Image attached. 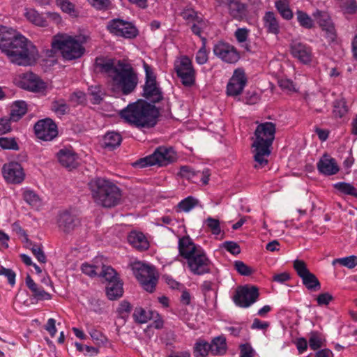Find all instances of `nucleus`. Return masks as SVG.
Masks as SVG:
<instances>
[{
	"mask_svg": "<svg viewBox=\"0 0 357 357\" xmlns=\"http://www.w3.org/2000/svg\"><path fill=\"white\" fill-rule=\"evenodd\" d=\"M178 248L179 255L185 259H189L199 250H202L197 247L189 236H183L179 238Z\"/></svg>",
	"mask_w": 357,
	"mask_h": 357,
	"instance_id": "nucleus-23",
	"label": "nucleus"
},
{
	"mask_svg": "<svg viewBox=\"0 0 357 357\" xmlns=\"http://www.w3.org/2000/svg\"><path fill=\"white\" fill-rule=\"evenodd\" d=\"M151 314L152 312L150 311H146L142 307H136L133 313V317L136 321L144 324L146 323L152 318Z\"/></svg>",
	"mask_w": 357,
	"mask_h": 357,
	"instance_id": "nucleus-44",
	"label": "nucleus"
},
{
	"mask_svg": "<svg viewBox=\"0 0 357 357\" xmlns=\"http://www.w3.org/2000/svg\"><path fill=\"white\" fill-rule=\"evenodd\" d=\"M52 47L59 50L63 57L69 61L80 58L85 51L79 37H73L66 33L55 35L52 40Z\"/></svg>",
	"mask_w": 357,
	"mask_h": 357,
	"instance_id": "nucleus-5",
	"label": "nucleus"
},
{
	"mask_svg": "<svg viewBox=\"0 0 357 357\" xmlns=\"http://www.w3.org/2000/svg\"><path fill=\"white\" fill-rule=\"evenodd\" d=\"M255 131V140L252 144L254 148V158L256 164L255 168H261L267 165V158L271 155V146L275 139L276 131L275 124L272 122L259 123Z\"/></svg>",
	"mask_w": 357,
	"mask_h": 357,
	"instance_id": "nucleus-2",
	"label": "nucleus"
},
{
	"mask_svg": "<svg viewBox=\"0 0 357 357\" xmlns=\"http://www.w3.org/2000/svg\"><path fill=\"white\" fill-rule=\"evenodd\" d=\"M131 305L127 301H123L119 305V307L116 308V314H117V321L116 324L118 325H123L126 323V319L128 317L129 314L131 310Z\"/></svg>",
	"mask_w": 357,
	"mask_h": 357,
	"instance_id": "nucleus-30",
	"label": "nucleus"
},
{
	"mask_svg": "<svg viewBox=\"0 0 357 357\" xmlns=\"http://www.w3.org/2000/svg\"><path fill=\"white\" fill-rule=\"evenodd\" d=\"M321 29L322 31L325 33V37L326 38L328 43H333L335 41L337 38V33L333 23L321 27Z\"/></svg>",
	"mask_w": 357,
	"mask_h": 357,
	"instance_id": "nucleus-52",
	"label": "nucleus"
},
{
	"mask_svg": "<svg viewBox=\"0 0 357 357\" xmlns=\"http://www.w3.org/2000/svg\"><path fill=\"white\" fill-rule=\"evenodd\" d=\"M121 116L137 128H152L157 123L159 111L146 102L130 104L120 112Z\"/></svg>",
	"mask_w": 357,
	"mask_h": 357,
	"instance_id": "nucleus-3",
	"label": "nucleus"
},
{
	"mask_svg": "<svg viewBox=\"0 0 357 357\" xmlns=\"http://www.w3.org/2000/svg\"><path fill=\"white\" fill-rule=\"evenodd\" d=\"M207 227L211 230V233L214 235H218L221 233L220 222L218 219L208 217L206 221Z\"/></svg>",
	"mask_w": 357,
	"mask_h": 357,
	"instance_id": "nucleus-51",
	"label": "nucleus"
},
{
	"mask_svg": "<svg viewBox=\"0 0 357 357\" xmlns=\"http://www.w3.org/2000/svg\"><path fill=\"white\" fill-rule=\"evenodd\" d=\"M259 297L258 289L256 287H238L234 296V302L241 307H248L253 304Z\"/></svg>",
	"mask_w": 357,
	"mask_h": 357,
	"instance_id": "nucleus-13",
	"label": "nucleus"
},
{
	"mask_svg": "<svg viewBox=\"0 0 357 357\" xmlns=\"http://www.w3.org/2000/svg\"><path fill=\"white\" fill-rule=\"evenodd\" d=\"M35 134L44 141H51L58 135L56 125L50 119L38 121L34 126Z\"/></svg>",
	"mask_w": 357,
	"mask_h": 357,
	"instance_id": "nucleus-16",
	"label": "nucleus"
},
{
	"mask_svg": "<svg viewBox=\"0 0 357 357\" xmlns=\"http://www.w3.org/2000/svg\"><path fill=\"white\" fill-rule=\"evenodd\" d=\"M59 162L61 166L71 170L79 165L78 155L72 148H63L56 153Z\"/></svg>",
	"mask_w": 357,
	"mask_h": 357,
	"instance_id": "nucleus-21",
	"label": "nucleus"
},
{
	"mask_svg": "<svg viewBox=\"0 0 357 357\" xmlns=\"http://www.w3.org/2000/svg\"><path fill=\"white\" fill-rule=\"evenodd\" d=\"M293 266L295 271H296L298 275L301 278L308 273L310 271L307 268L306 263L301 259H296L294 261Z\"/></svg>",
	"mask_w": 357,
	"mask_h": 357,
	"instance_id": "nucleus-50",
	"label": "nucleus"
},
{
	"mask_svg": "<svg viewBox=\"0 0 357 357\" xmlns=\"http://www.w3.org/2000/svg\"><path fill=\"white\" fill-rule=\"evenodd\" d=\"M297 20L299 24L305 29H312L314 26V22L311 17L302 10L296 12Z\"/></svg>",
	"mask_w": 357,
	"mask_h": 357,
	"instance_id": "nucleus-42",
	"label": "nucleus"
},
{
	"mask_svg": "<svg viewBox=\"0 0 357 357\" xmlns=\"http://www.w3.org/2000/svg\"><path fill=\"white\" fill-rule=\"evenodd\" d=\"M292 55L303 63H307L312 59V50L307 45L297 40L292 41L291 44Z\"/></svg>",
	"mask_w": 357,
	"mask_h": 357,
	"instance_id": "nucleus-22",
	"label": "nucleus"
},
{
	"mask_svg": "<svg viewBox=\"0 0 357 357\" xmlns=\"http://www.w3.org/2000/svg\"><path fill=\"white\" fill-rule=\"evenodd\" d=\"M336 263L351 269L357 266V257L351 255L343 258L335 259L333 260V264H335Z\"/></svg>",
	"mask_w": 357,
	"mask_h": 357,
	"instance_id": "nucleus-46",
	"label": "nucleus"
},
{
	"mask_svg": "<svg viewBox=\"0 0 357 357\" xmlns=\"http://www.w3.org/2000/svg\"><path fill=\"white\" fill-rule=\"evenodd\" d=\"M94 202L103 207L112 206V183L104 178L96 177L88 183Z\"/></svg>",
	"mask_w": 357,
	"mask_h": 357,
	"instance_id": "nucleus-6",
	"label": "nucleus"
},
{
	"mask_svg": "<svg viewBox=\"0 0 357 357\" xmlns=\"http://www.w3.org/2000/svg\"><path fill=\"white\" fill-rule=\"evenodd\" d=\"M339 3L342 10L347 14H354L357 11V3L356 0H347L340 1Z\"/></svg>",
	"mask_w": 357,
	"mask_h": 357,
	"instance_id": "nucleus-48",
	"label": "nucleus"
},
{
	"mask_svg": "<svg viewBox=\"0 0 357 357\" xmlns=\"http://www.w3.org/2000/svg\"><path fill=\"white\" fill-rule=\"evenodd\" d=\"M174 69L182 84L190 87L195 82V70L191 60L186 56H183L175 61Z\"/></svg>",
	"mask_w": 357,
	"mask_h": 357,
	"instance_id": "nucleus-10",
	"label": "nucleus"
},
{
	"mask_svg": "<svg viewBox=\"0 0 357 357\" xmlns=\"http://www.w3.org/2000/svg\"><path fill=\"white\" fill-rule=\"evenodd\" d=\"M211 354V344L204 340H198L194 347L195 357H206Z\"/></svg>",
	"mask_w": 357,
	"mask_h": 357,
	"instance_id": "nucleus-37",
	"label": "nucleus"
},
{
	"mask_svg": "<svg viewBox=\"0 0 357 357\" xmlns=\"http://www.w3.org/2000/svg\"><path fill=\"white\" fill-rule=\"evenodd\" d=\"M0 50L9 61L20 66L33 65L39 57L36 47L15 29L0 26Z\"/></svg>",
	"mask_w": 357,
	"mask_h": 357,
	"instance_id": "nucleus-1",
	"label": "nucleus"
},
{
	"mask_svg": "<svg viewBox=\"0 0 357 357\" xmlns=\"http://www.w3.org/2000/svg\"><path fill=\"white\" fill-rule=\"evenodd\" d=\"M190 271L195 275H203L210 272V260L203 250L187 259Z\"/></svg>",
	"mask_w": 357,
	"mask_h": 357,
	"instance_id": "nucleus-14",
	"label": "nucleus"
},
{
	"mask_svg": "<svg viewBox=\"0 0 357 357\" xmlns=\"http://www.w3.org/2000/svg\"><path fill=\"white\" fill-rule=\"evenodd\" d=\"M26 284L32 293V296L37 301L50 300L51 294L44 290V289L36 284L29 275L26 277Z\"/></svg>",
	"mask_w": 357,
	"mask_h": 357,
	"instance_id": "nucleus-25",
	"label": "nucleus"
},
{
	"mask_svg": "<svg viewBox=\"0 0 357 357\" xmlns=\"http://www.w3.org/2000/svg\"><path fill=\"white\" fill-rule=\"evenodd\" d=\"M317 169L321 174L326 176L334 175L339 172L335 160L327 155H324L317 162Z\"/></svg>",
	"mask_w": 357,
	"mask_h": 357,
	"instance_id": "nucleus-24",
	"label": "nucleus"
},
{
	"mask_svg": "<svg viewBox=\"0 0 357 357\" xmlns=\"http://www.w3.org/2000/svg\"><path fill=\"white\" fill-rule=\"evenodd\" d=\"M128 240L133 248L139 251L146 250L149 248V242L142 232L131 231L128 236Z\"/></svg>",
	"mask_w": 357,
	"mask_h": 357,
	"instance_id": "nucleus-26",
	"label": "nucleus"
},
{
	"mask_svg": "<svg viewBox=\"0 0 357 357\" xmlns=\"http://www.w3.org/2000/svg\"><path fill=\"white\" fill-rule=\"evenodd\" d=\"M198 203V201L192 197H188L182 200L178 204V207L181 211L188 212L193 208Z\"/></svg>",
	"mask_w": 357,
	"mask_h": 357,
	"instance_id": "nucleus-49",
	"label": "nucleus"
},
{
	"mask_svg": "<svg viewBox=\"0 0 357 357\" xmlns=\"http://www.w3.org/2000/svg\"><path fill=\"white\" fill-rule=\"evenodd\" d=\"M143 68L146 75L143 96L152 102H158L163 99V95L156 82V76L152 68L145 61H143Z\"/></svg>",
	"mask_w": 357,
	"mask_h": 357,
	"instance_id": "nucleus-9",
	"label": "nucleus"
},
{
	"mask_svg": "<svg viewBox=\"0 0 357 357\" xmlns=\"http://www.w3.org/2000/svg\"><path fill=\"white\" fill-rule=\"evenodd\" d=\"M69 100L76 105H81L85 102L86 95L82 91H75L70 95Z\"/></svg>",
	"mask_w": 357,
	"mask_h": 357,
	"instance_id": "nucleus-58",
	"label": "nucleus"
},
{
	"mask_svg": "<svg viewBox=\"0 0 357 357\" xmlns=\"http://www.w3.org/2000/svg\"><path fill=\"white\" fill-rule=\"evenodd\" d=\"M89 93L92 97L91 101L93 104H99L102 100L104 92L99 86H91L89 88Z\"/></svg>",
	"mask_w": 357,
	"mask_h": 357,
	"instance_id": "nucleus-45",
	"label": "nucleus"
},
{
	"mask_svg": "<svg viewBox=\"0 0 357 357\" xmlns=\"http://www.w3.org/2000/svg\"><path fill=\"white\" fill-rule=\"evenodd\" d=\"M335 188L341 192L357 197V189L350 183L340 182L334 185Z\"/></svg>",
	"mask_w": 357,
	"mask_h": 357,
	"instance_id": "nucleus-43",
	"label": "nucleus"
},
{
	"mask_svg": "<svg viewBox=\"0 0 357 357\" xmlns=\"http://www.w3.org/2000/svg\"><path fill=\"white\" fill-rule=\"evenodd\" d=\"M255 351L249 344H244L240 346V357H252Z\"/></svg>",
	"mask_w": 357,
	"mask_h": 357,
	"instance_id": "nucleus-64",
	"label": "nucleus"
},
{
	"mask_svg": "<svg viewBox=\"0 0 357 357\" xmlns=\"http://www.w3.org/2000/svg\"><path fill=\"white\" fill-rule=\"evenodd\" d=\"M222 247L234 255H238L241 252L240 246L234 241H225Z\"/></svg>",
	"mask_w": 357,
	"mask_h": 357,
	"instance_id": "nucleus-60",
	"label": "nucleus"
},
{
	"mask_svg": "<svg viewBox=\"0 0 357 357\" xmlns=\"http://www.w3.org/2000/svg\"><path fill=\"white\" fill-rule=\"evenodd\" d=\"M196 173L188 166H182L180 169V174L182 176L186 177L188 179L192 180L193 182H196Z\"/></svg>",
	"mask_w": 357,
	"mask_h": 357,
	"instance_id": "nucleus-59",
	"label": "nucleus"
},
{
	"mask_svg": "<svg viewBox=\"0 0 357 357\" xmlns=\"http://www.w3.org/2000/svg\"><path fill=\"white\" fill-rule=\"evenodd\" d=\"M52 110L59 116L69 112L70 107L64 99L55 100L52 102Z\"/></svg>",
	"mask_w": 357,
	"mask_h": 357,
	"instance_id": "nucleus-40",
	"label": "nucleus"
},
{
	"mask_svg": "<svg viewBox=\"0 0 357 357\" xmlns=\"http://www.w3.org/2000/svg\"><path fill=\"white\" fill-rule=\"evenodd\" d=\"M23 199L32 208L38 210L42 205L40 197L33 190H25L23 192Z\"/></svg>",
	"mask_w": 357,
	"mask_h": 357,
	"instance_id": "nucleus-34",
	"label": "nucleus"
},
{
	"mask_svg": "<svg viewBox=\"0 0 357 357\" xmlns=\"http://www.w3.org/2000/svg\"><path fill=\"white\" fill-rule=\"evenodd\" d=\"M4 178L10 183H21L25 177L24 169L21 165L17 162H10L5 164L2 168Z\"/></svg>",
	"mask_w": 357,
	"mask_h": 357,
	"instance_id": "nucleus-19",
	"label": "nucleus"
},
{
	"mask_svg": "<svg viewBox=\"0 0 357 357\" xmlns=\"http://www.w3.org/2000/svg\"><path fill=\"white\" fill-rule=\"evenodd\" d=\"M176 159V155L172 148L159 146L152 154L135 161L133 166L140 168L153 165L166 166L175 161Z\"/></svg>",
	"mask_w": 357,
	"mask_h": 357,
	"instance_id": "nucleus-7",
	"label": "nucleus"
},
{
	"mask_svg": "<svg viewBox=\"0 0 357 357\" xmlns=\"http://www.w3.org/2000/svg\"><path fill=\"white\" fill-rule=\"evenodd\" d=\"M309 345L313 350L320 348L322 345V341L318 333L312 332L309 338Z\"/></svg>",
	"mask_w": 357,
	"mask_h": 357,
	"instance_id": "nucleus-55",
	"label": "nucleus"
},
{
	"mask_svg": "<svg viewBox=\"0 0 357 357\" xmlns=\"http://www.w3.org/2000/svg\"><path fill=\"white\" fill-rule=\"evenodd\" d=\"M313 16L321 27L333 23L330 15L326 12L317 10L313 13Z\"/></svg>",
	"mask_w": 357,
	"mask_h": 357,
	"instance_id": "nucleus-47",
	"label": "nucleus"
},
{
	"mask_svg": "<svg viewBox=\"0 0 357 357\" xmlns=\"http://www.w3.org/2000/svg\"><path fill=\"white\" fill-rule=\"evenodd\" d=\"M56 4L63 12L68 13L71 17H76L79 15V12L76 10L75 6L69 0H56Z\"/></svg>",
	"mask_w": 357,
	"mask_h": 357,
	"instance_id": "nucleus-39",
	"label": "nucleus"
},
{
	"mask_svg": "<svg viewBox=\"0 0 357 357\" xmlns=\"http://www.w3.org/2000/svg\"><path fill=\"white\" fill-rule=\"evenodd\" d=\"M123 293V282L117 271L113 268V300L122 297Z\"/></svg>",
	"mask_w": 357,
	"mask_h": 357,
	"instance_id": "nucleus-35",
	"label": "nucleus"
},
{
	"mask_svg": "<svg viewBox=\"0 0 357 357\" xmlns=\"http://www.w3.org/2000/svg\"><path fill=\"white\" fill-rule=\"evenodd\" d=\"M31 251L39 262L43 264L46 262V256L42 250L40 245H33L31 248Z\"/></svg>",
	"mask_w": 357,
	"mask_h": 357,
	"instance_id": "nucleus-61",
	"label": "nucleus"
},
{
	"mask_svg": "<svg viewBox=\"0 0 357 357\" xmlns=\"http://www.w3.org/2000/svg\"><path fill=\"white\" fill-rule=\"evenodd\" d=\"M195 59L196 61L201 65L204 64L207 62L208 54L204 45L197 52Z\"/></svg>",
	"mask_w": 357,
	"mask_h": 357,
	"instance_id": "nucleus-62",
	"label": "nucleus"
},
{
	"mask_svg": "<svg viewBox=\"0 0 357 357\" xmlns=\"http://www.w3.org/2000/svg\"><path fill=\"white\" fill-rule=\"evenodd\" d=\"M234 265L236 271L241 275L248 276L252 273V268L242 261H236Z\"/></svg>",
	"mask_w": 357,
	"mask_h": 357,
	"instance_id": "nucleus-53",
	"label": "nucleus"
},
{
	"mask_svg": "<svg viewBox=\"0 0 357 357\" xmlns=\"http://www.w3.org/2000/svg\"><path fill=\"white\" fill-rule=\"evenodd\" d=\"M16 82L20 88L32 92H41L47 88L46 83L32 72L19 75Z\"/></svg>",
	"mask_w": 357,
	"mask_h": 357,
	"instance_id": "nucleus-12",
	"label": "nucleus"
},
{
	"mask_svg": "<svg viewBox=\"0 0 357 357\" xmlns=\"http://www.w3.org/2000/svg\"><path fill=\"white\" fill-rule=\"evenodd\" d=\"M128 199L126 192L113 184V207L123 204Z\"/></svg>",
	"mask_w": 357,
	"mask_h": 357,
	"instance_id": "nucleus-41",
	"label": "nucleus"
},
{
	"mask_svg": "<svg viewBox=\"0 0 357 357\" xmlns=\"http://www.w3.org/2000/svg\"><path fill=\"white\" fill-rule=\"evenodd\" d=\"M304 286L310 291H318L321 289V284L316 275L311 272L301 278Z\"/></svg>",
	"mask_w": 357,
	"mask_h": 357,
	"instance_id": "nucleus-36",
	"label": "nucleus"
},
{
	"mask_svg": "<svg viewBox=\"0 0 357 357\" xmlns=\"http://www.w3.org/2000/svg\"><path fill=\"white\" fill-rule=\"evenodd\" d=\"M137 74L125 59H113V93L128 96L132 93L138 84Z\"/></svg>",
	"mask_w": 357,
	"mask_h": 357,
	"instance_id": "nucleus-4",
	"label": "nucleus"
},
{
	"mask_svg": "<svg viewBox=\"0 0 357 357\" xmlns=\"http://www.w3.org/2000/svg\"><path fill=\"white\" fill-rule=\"evenodd\" d=\"M94 71L96 73L110 77L112 75V59L102 56L96 58L94 64Z\"/></svg>",
	"mask_w": 357,
	"mask_h": 357,
	"instance_id": "nucleus-29",
	"label": "nucleus"
},
{
	"mask_svg": "<svg viewBox=\"0 0 357 357\" xmlns=\"http://www.w3.org/2000/svg\"><path fill=\"white\" fill-rule=\"evenodd\" d=\"M333 299V296L328 292L320 294L317 297V301L319 305H327Z\"/></svg>",
	"mask_w": 357,
	"mask_h": 357,
	"instance_id": "nucleus-63",
	"label": "nucleus"
},
{
	"mask_svg": "<svg viewBox=\"0 0 357 357\" xmlns=\"http://www.w3.org/2000/svg\"><path fill=\"white\" fill-rule=\"evenodd\" d=\"M181 17L188 23H193L199 16L197 13L191 8L183 10L181 13Z\"/></svg>",
	"mask_w": 357,
	"mask_h": 357,
	"instance_id": "nucleus-57",
	"label": "nucleus"
},
{
	"mask_svg": "<svg viewBox=\"0 0 357 357\" xmlns=\"http://www.w3.org/2000/svg\"><path fill=\"white\" fill-rule=\"evenodd\" d=\"M0 275H4L7 278L8 283L13 286L15 284V272L10 269L6 268L2 266H0Z\"/></svg>",
	"mask_w": 357,
	"mask_h": 357,
	"instance_id": "nucleus-56",
	"label": "nucleus"
},
{
	"mask_svg": "<svg viewBox=\"0 0 357 357\" xmlns=\"http://www.w3.org/2000/svg\"><path fill=\"white\" fill-rule=\"evenodd\" d=\"M24 16L27 20L36 26L45 27L48 25L46 19L34 9H26Z\"/></svg>",
	"mask_w": 357,
	"mask_h": 357,
	"instance_id": "nucleus-31",
	"label": "nucleus"
},
{
	"mask_svg": "<svg viewBox=\"0 0 357 357\" xmlns=\"http://www.w3.org/2000/svg\"><path fill=\"white\" fill-rule=\"evenodd\" d=\"M275 7L281 16L285 20H291L293 13L289 8L288 0H278L275 2Z\"/></svg>",
	"mask_w": 357,
	"mask_h": 357,
	"instance_id": "nucleus-38",
	"label": "nucleus"
},
{
	"mask_svg": "<svg viewBox=\"0 0 357 357\" xmlns=\"http://www.w3.org/2000/svg\"><path fill=\"white\" fill-rule=\"evenodd\" d=\"M80 225L79 219L68 211L61 212L57 217L59 230L65 234H70Z\"/></svg>",
	"mask_w": 357,
	"mask_h": 357,
	"instance_id": "nucleus-20",
	"label": "nucleus"
},
{
	"mask_svg": "<svg viewBox=\"0 0 357 357\" xmlns=\"http://www.w3.org/2000/svg\"><path fill=\"white\" fill-rule=\"evenodd\" d=\"M133 273L144 290L152 293L158 282V277L153 266L141 261L132 264Z\"/></svg>",
	"mask_w": 357,
	"mask_h": 357,
	"instance_id": "nucleus-8",
	"label": "nucleus"
},
{
	"mask_svg": "<svg viewBox=\"0 0 357 357\" xmlns=\"http://www.w3.org/2000/svg\"><path fill=\"white\" fill-rule=\"evenodd\" d=\"M113 34L126 39H134L139 35V31L130 22L113 18Z\"/></svg>",
	"mask_w": 357,
	"mask_h": 357,
	"instance_id": "nucleus-17",
	"label": "nucleus"
},
{
	"mask_svg": "<svg viewBox=\"0 0 357 357\" xmlns=\"http://www.w3.org/2000/svg\"><path fill=\"white\" fill-rule=\"evenodd\" d=\"M247 84V77L243 68L234 70L227 86V93L230 96L240 95Z\"/></svg>",
	"mask_w": 357,
	"mask_h": 357,
	"instance_id": "nucleus-18",
	"label": "nucleus"
},
{
	"mask_svg": "<svg viewBox=\"0 0 357 357\" xmlns=\"http://www.w3.org/2000/svg\"><path fill=\"white\" fill-rule=\"evenodd\" d=\"M211 354L222 355L227 351L226 339L223 336H218L213 338L211 342Z\"/></svg>",
	"mask_w": 357,
	"mask_h": 357,
	"instance_id": "nucleus-32",
	"label": "nucleus"
},
{
	"mask_svg": "<svg viewBox=\"0 0 357 357\" xmlns=\"http://www.w3.org/2000/svg\"><path fill=\"white\" fill-rule=\"evenodd\" d=\"M0 146L3 149L17 150L19 149L15 139L8 137L0 138Z\"/></svg>",
	"mask_w": 357,
	"mask_h": 357,
	"instance_id": "nucleus-54",
	"label": "nucleus"
},
{
	"mask_svg": "<svg viewBox=\"0 0 357 357\" xmlns=\"http://www.w3.org/2000/svg\"><path fill=\"white\" fill-rule=\"evenodd\" d=\"M264 26L270 33L277 35L280 32L279 22L273 12H266L263 17Z\"/></svg>",
	"mask_w": 357,
	"mask_h": 357,
	"instance_id": "nucleus-28",
	"label": "nucleus"
},
{
	"mask_svg": "<svg viewBox=\"0 0 357 357\" xmlns=\"http://www.w3.org/2000/svg\"><path fill=\"white\" fill-rule=\"evenodd\" d=\"M229 15L234 19L241 20L246 15V6L238 0H233L227 4Z\"/></svg>",
	"mask_w": 357,
	"mask_h": 357,
	"instance_id": "nucleus-27",
	"label": "nucleus"
},
{
	"mask_svg": "<svg viewBox=\"0 0 357 357\" xmlns=\"http://www.w3.org/2000/svg\"><path fill=\"white\" fill-rule=\"evenodd\" d=\"M96 263L95 265L83 264L81 268L82 272L90 277L98 275L102 282H107L109 284L112 282V268L104 264L102 257L98 258Z\"/></svg>",
	"mask_w": 357,
	"mask_h": 357,
	"instance_id": "nucleus-11",
	"label": "nucleus"
},
{
	"mask_svg": "<svg viewBox=\"0 0 357 357\" xmlns=\"http://www.w3.org/2000/svg\"><path fill=\"white\" fill-rule=\"evenodd\" d=\"M26 103L24 101H16L11 109L10 120L13 121H19L26 113Z\"/></svg>",
	"mask_w": 357,
	"mask_h": 357,
	"instance_id": "nucleus-33",
	"label": "nucleus"
},
{
	"mask_svg": "<svg viewBox=\"0 0 357 357\" xmlns=\"http://www.w3.org/2000/svg\"><path fill=\"white\" fill-rule=\"evenodd\" d=\"M214 54L222 61L234 63L239 60L240 56L236 49L231 45L220 41L214 45Z\"/></svg>",
	"mask_w": 357,
	"mask_h": 357,
	"instance_id": "nucleus-15",
	"label": "nucleus"
}]
</instances>
